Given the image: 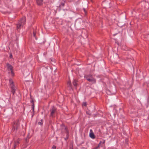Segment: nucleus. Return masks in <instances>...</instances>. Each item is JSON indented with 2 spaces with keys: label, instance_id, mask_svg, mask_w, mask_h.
<instances>
[{
  "label": "nucleus",
  "instance_id": "obj_23",
  "mask_svg": "<svg viewBox=\"0 0 149 149\" xmlns=\"http://www.w3.org/2000/svg\"><path fill=\"white\" fill-rule=\"evenodd\" d=\"M86 114L89 115H91V113H90L89 111H87L86 112Z\"/></svg>",
  "mask_w": 149,
  "mask_h": 149
},
{
  "label": "nucleus",
  "instance_id": "obj_13",
  "mask_svg": "<svg viewBox=\"0 0 149 149\" xmlns=\"http://www.w3.org/2000/svg\"><path fill=\"white\" fill-rule=\"evenodd\" d=\"M22 25H23L19 22L17 24V29L20 28Z\"/></svg>",
  "mask_w": 149,
  "mask_h": 149
},
{
  "label": "nucleus",
  "instance_id": "obj_17",
  "mask_svg": "<svg viewBox=\"0 0 149 149\" xmlns=\"http://www.w3.org/2000/svg\"><path fill=\"white\" fill-rule=\"evenodd\" d=\"M87 105V103L86 102H83L82 104V106H84L85 107H86Z\"/></svg>",
  "mask_w": 149,
  "mask_h": 149
},
{
  "label": "nucleus",
  "instance_id": "obj_3",
  "mask_svg": "<svg viewBox=\"0 0 149 149\" xmlns=\"http://www.w3.org/2000/svg\"><path fill=\"white\" fill-rule=\"evenodd\" d=\"M50 117H52V118H54L55 114L57 111V108L55 106H53L50 109Z\"/></svg>",
  "mask_w": 149,
  "mask_h": 149
},
{
  "label": "nucleus",
  "instance_id": "obj_18",
  "mask_svg": "<svg viewBox=\"0 0 149 149\" xmlns=\"http://www.w3.org/2000/svg\"><path fill=\"white\" fill-rule=\"evenodd\" d=\"M31 108L32 109L33 112H35L34 111V105H32Z\"/></svg>",
  "mask_w": 149,
  "mask_h": 149
},
{
  "label": "nucleus",
  "instance_id": "obj_16",
  "mask_svg": "<svg viewBox=\"0 0 149 149\" xmlns=\"http://www.w3.org/2000/svg\"><path fill=\"white\" fill-rule=\"evenodd\" d=\"M33 36L34 37H35L36 38V40L37 39V38H36V33L35 31H33Z\"/></svg>",
  "mask_w": 149,
  "mask_h": 149
},
{
  "label": "nucleus",
  "instance_id": "obj_11",
  "mask_svg": "<svg viewBox=\"0 0 149 149\" xmlns=\"http://www.w3.org/2000/svg\"><path fill=\"white\" fill-rule=\"evenodd\" d=\"M78 80L76 79H74L73 81L72 84L74 86H77L78 85Z\"/></svg>",
  "mask_w": 149,
  "mask_h": 149
},
{
  "label": "nucleus",
  "instance_id": "obj_31",
  "mask_svg": "<svg viewBox=\"0 0 149 149\" xmlns=\"http://www.w3.org/2000/svg\"><path fill=\"white\" fill-rule=\"evenodd\" d=\"M25 109V107L24 106V111Z\"/></svg>",
  "mask_w": 149,
  "mask_h": 149
},
{
  "label": "nucleus",
  "instance_id": "obj_26",
  "mask_svg": "<svg viewBox=\"0 0 149 149\" xmlns=\"http://www.w3.org/2000/svg\"><path fill=\"white\" fill-rule=\"evenodd\" d=\"M99 148V146H97L95 148H94L92 149H97Z\"/></svg>",
  "mask_w": 149,
  "mask_h": 149
},
{
  "label": "nucleus",
  "instance_id": "obj_14",
  "mask_svg": "<svg viewBox=\"0 0 149 149\" xmlns=\"http://www.w3.org/2000/svg\"><path fill=\"white\" fill-rule=\"evenodd\" d=\"M67 85L68 86H70L72 88V84L70 81H69L67 83Z\"/></svg>",
  "mask_w": 149,
  "mask_h": 149
},
{
  "label": "nucleus",
  "instance_id": "obj_22",
  "mask_svg": "<svg viewBox=\"0 0 149 149\" xmlns=\"http://www.w3.org/2000/svg\"><path fill=\"white\" fill-rule=\"evenodd\" d=\"M83 10H84V12L85 13V15H87V12H86V11L85 8H83Z\"/></svg>",
  "mask_w": 149,
  "mask_h": 149
},
{
  "label": "nucleus",
  "instance_id": "obj_9",
  "mask_svg": "<svg viewBox=\"0 0 149 149\" xmlns=\"http://www.w3.org/2000/svg\"><path fill=\"white\" fill-rule=\"evenodd\" d=\"M6 65L7 67L8 70H10V71L13 70V68L11 65L8 63L6 64Z\"/></svg>",
  "mask_w": 149,
  "mask_h": 149
},
{
  "label": "nucleus",
  "instance_id": "obj_19",
  "mask_svg": "<svg viewBox=\"0 0 149 149\" xmlns=\"http://www.w3.org/2000/svg\"><path fill=\"white\" fill-rule=\"evenodd\" d=\"M31 102L32 104V105H34V101L33 99L31 100Z\"/></svg>",
  "mask_w": 149,
  "mask_h": 149
},
{
  "label": "nucleus",
  "instance_id": "obj_30",
  "mask_svg": "<svg viewBox=\"0 0 149 149\" xmlns=\"http://www.w3.org/2000/svg\"><path fill=\"white\" fill-rule=\"evenodd\" d=\"M68 137V136L67 134H66V138H65V140H67L68 139H67V138Z\"/></svg>",
  "mask_w": 149,
  "mask_h": 149
},
{
  "label": "nucleus",
  "instance_id": "obj_10",
  "mask_svg": "<svg viewBox=\"0 0 149 149\" xmlns=\"http://www.w3.org/2000/svg\"><path fill=\"white\" fill-rule=\"evenodd\" d=\"M43 0H36V3L38 6H40L42 5Z\"/></svg>",
  "mask_w": 149,
  "mask_h": 149
},
{
  "label": "nucleus",
  "instance_id": "obj_5",
  "mask_svg": "<svg viewBox=\"0 0 149 149\" xmlns=\"http://www.w3.org/2000/svg\"><path fill=\"white\" fill-rule=\"evenodd\" d=\"M61 126H63L64 127V130L65 131V133L68 136L67 139H68L69 135V132L68 130V128L66 127L63 124Z\"/></svg>",
  "mask_w": 149,
  "mask_h": 149
},
{
  "label": "nucleus",
  "instance_id": "obj_25",
  "mask_svg": "<svg viewBox=\"0 0 149 149\" xmlns=\"http://www.w3.org/2000/svg\"><path fill=\"white\" fill-rule=\"evenodd\" d=\"M102 141H100V143H99V144H98V145L97 146H99H99L101 145V143H102Z\"/></svg>",
  "mask_w": 149,
  "mask_h": 149
},
{
  "label": "nucleus",
  "instance_id": "obj_7",
  "mask_svg": "<svg viewBox=\"0 0 149 149\" xmlns=\"http://www.w3.org/2000/svg\"><path fill=\"white\" fill-rule=\"evenodd\" d=\"M89 136L92 139H94L95 138V137L93 133L92 130H90Z\"/></svg>",
  "mask_w": 149,
  "mask_h": 149
},
{
  "label": "nucleus",
  "instance_id": "obj_1",
  "mask_svg": "<svg viewBox=\"0 0 149 149\" xmlns=\"http://www.w3.org/2000/svg\"><path fill=\"white\" fill-rule=\"evenodd\" d=\"M20 124V121L19 119L14 121L13 124L11 132H13L15 131H17L19 127Z\"/></svg>",
  "mask_w": 149,
  "mask_h": 149
},
{
  "label": "nucleus",
  "instance_id": "obj_29",
  "mask_svg": "<svg viewBox=\"0 0 149 149\" xmlns=\"http://www.w3.org/2000/svg\"><path fill=\"white\" fill-rule=\"evenodd\" d=\"M34 115V112H33V113L32 114V117H33Z\"/></svg>",
  "mask_w": 149,
  "mask_h": 149
},
{
  "label": "nucleus",
  "instance_id": "obj_21",
  "mask_svg": "<svg viewBox=\"0 0 149 149\" xmlns=\"http://www.w3.org/2000/svg\"><path fill=\"white\" fill-rule=\"evenodd\" d=\"M65 6L64 3H61V4L60 5V7H63Z\"/></svg>",
  "mask_w": 149,
  "mask_h": 149
},
{
  "label": "nucleus",
  "instance_id": "obj_4",
  "mask_svg": "<svg viewBox=\"0 0 149 149\" xmlns=\"http://www.w3.org/2000/svg\"><path fill=\"white\" fill-rule=\"evenodd\" d=\"M10 89L11 92L12 93L13 95H14L16 91L15 86V85L10 86Z\"/></svg>",
  "mask_w": 149,
  "mask_h": 149
},
{
  "label": "nucleus",
  "instance_id": "obj_24",
  "mask_svg": "<svg viewBox=\"0 0 149 149\" xmlns=\"http://www.w3.org/2000/svg\"><path fill=\"white\" fill-rule=\"evenodd\" d=\"M56 146L54 145L53 146L52 149H56Z\"/></svg>",
  "mask_w": 149,
  "mask_h": 149
},
{
  "label": "nucleus",
  "instance_id": "obj_28",
  "mask_svg": "<svg viewBox=\"0 0 149 149\" xmlns=\"http://www.w3.org/2000/svg\"><path fill=\"white\" fill-rule=\"evenodd\" d=\"M105 142V140H103V142H102V144H104Z\"/></svg>",
  "mask_w": 149,
  "mask_h": 149
},
{
  "label": "nucleus",
  "instance_id": "obj_8",
  "mask_svg": "<svg viewBox=\"0 0 149 149\" xmlns=\"http://www.w3.org/2000/svg\"><path fill=\"white\" fill-rule=\"evenodd\" d=\"M20 141V139L18 138L17 140L14 141V149H15L16 148V146L19 144Z\"/></svg>",
  "mask_w": 149,
  "mask_h": 149
},
{
  "label": "nucleus",
  "instance_id": "obj_12",
  "mask_svg": "<svg viewBox=\"0 0 149 149\" xmlns=\"http://www.w3.org/2000/svg\"><path fill=\"white\" fill-rule=\"evenodd\" d=\"M10 86L15 85L14 82L12 79H9Z\"/></svg>",
  "mask_w": 149,
  "mask_h": 149
},
{
  "label": "nucleus",
  "instance_id": "obj_6",
  "mask_svg": "<svg viewBox=\"0 0 149 149\" xmlns=\"http://www.w3.org/2000/svg\"><path fill=\"white\" fill-rule=\"evenodd\" d=\"M26 20V18L25 17H23L20 19L19 22L21 23L23 25H24L25 23Z\"/></svg>",
  "mask_w": 149,
  "mask_h": 149
},
{
  "label": "nucleus",
  "instance_id": "obj_15",
  "mask_svg": "<svg viewBox=\"0 0 149 149\" xmlns=\"http://www.w3.org/2000/svg\"><path fill=\"white\" fill-rule=\"evenodd\" d=\"M41 121L40 122H39L38 123V124L39 125H42L43 124V121H42V120H41Z\"/></svg>",
  "mask_w": 149,
  "mask_h": 149
},
{
  "label": "nucleus",
  "instance_id": "obj_27",
  "mask_svg": "<svg viewBox=\"0 0 149 149\" xmlns=\"http://www.w3.org/2000/svg\"><path fill=\"white\" fill-rule=\"evenodd\" d=\"M10 58H12L13 57V56L12 54L11 53L10 54Z\"/></svg>",
  "mask_w": 149,
  "mask_h": 149
},
{
  "label": "nucleus",
  "instance_id": "obj_2",
  "mask_svg": "<svg viewBox=\"0 0 149 149\" xmlns=\"http://www.w3.org/2000/svg\"><path fill=\"white\" fill-rule=\"evenodd\" d=\"M84 77L87 81L91 82L92 84H95L96 82V80L93 78V75L91 74L86 75Z\"/></svg>",
  "mask_w": 149,
  "mask_h": 149
},
{
  "label": "nucleus",
  "instance_id": "obj_20",
  "mask_svg": "<svg viewBox=\"0 0 149 149\" xmlns=\"http://www.w3.org/2000/svg\"><path fill=\"white\" fill-rule=\"evenodd\" d=\"M11 72V74L12 76H13L14 75V73L13 72V70L10 71Z\"/></svg>",
  "mask_w": 149,
  "mask_h": 149
},
{
  "label": "nucleus",
  "instance_id": "obj_32",
  "mask_svg": "<svg viewBox=\"0 0 149 149\" xmlns=\"http://www.w3.org/2000/svg\"><path fill=\"white\" fill-rule=\"evenodd\" d=\"M70 149H73V148H70Z\"/></svg>",
  "mask_w": 149,
  "mask_h": 149
}]
</instances>
